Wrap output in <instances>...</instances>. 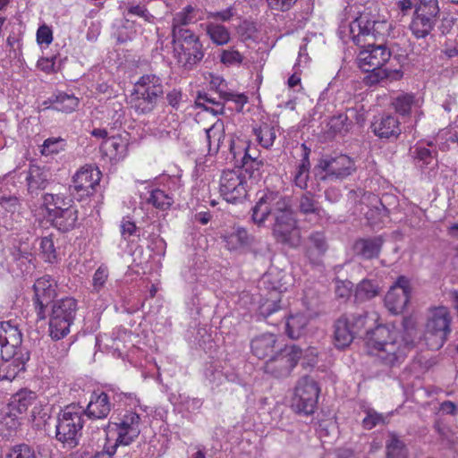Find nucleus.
Instances as JSON below:
<instances>
[{"label": "nucleus", "instance_id": "38", "mask_svg": "<svg viewBox=\"0 0 458 458\" xmlns=\"http://www.w3.org/2000/svg\"><path fill=\"white\" fill-rule=\"evenodd\" d=\"M386 448V458H407L405 444L395 434H390Z\"/></svg>", "mask_w": 458, "mask_h": 458}, {"label": "nucleus", "instance_id": "56", "mask_svg": "<svg viewBox=\"0 0 458 458\" xmlns=\"http://www.w3.org/2000/svg\"><path fill=\"white\" fill-rule=\"evenodd\" d=\"M380 422H383V417L376 411H368L367 416L363 419V427L367 429H371Z\"/></svg>", "mask_w": 458, "mask_h": 458}, {"label": "nucleus", "instance_id": "31", "mask_svg": "<svg viewBox=\"0 0 458 458\" xmlns=\"http://www.w3.org/2000/svg\"><path fill=\"white\" fill-rule=\"evenodd\" d=\"M210 87L216 89L219 97L224 101H233L236 104V109L241 111L244 104L247 103V97L243 94H236L233 92H227L225 90V81L219 76H213L210 81Z\"/></svg>", "mask_w": 458, "mask_h": 458}, {"label": "nucleus", "instance_id": "59", "mask_svg": "<svg viewBox=\"0 0 458 458\" xmlns=\"http://www.w3.org/2000/svg\"><path fill=\"white\" fill-rule=\"evenodd\" d=\"M37 40L39 44L49 45L53 40L52 30L46 25L39 27L37 31Z\"/></svg>", "mask_w": 458, "mask_h": 458}, {"label": "nucleus", "instance_id": "5", "mask_svg": "<svg viewBox=\"0 0 458 458\" xmlns=\"http://www.w3.org/2000/svg\"><path fill=\"white\" fill-rule=\"evenodd\" d=\"M164 94L161 79L155 74L142 75L131 95V106L138 114L151 113Z\"/></svg>", "mask_w": 458, "mask_h": 458}, {"label": "nucleus", "instance_id": "42", "mask_svg": "<svg viewBox=\"0 0 458 458\" xmlns=\"http://www.w3.org/2000/svg\"><path fill=\"white\" fill-rule=\"evenodd\" d=\"M352 124L346 114H339L329 120L327 126L332 133L344 135L351 130Z\"/></svg>", "mask_w": 458, "mask_h": 458}, {"label": "nucleus", "instance_id": "64", "mask_svg": "<svg viewBox=\"0 0 458 458\" xmlns=\"http://www.w3.org/2000/svg\"><path fill=\"white\" fill-rule=\"evenodd\" d=\"M55 58H40L38 61L37 66L41 71L50 73L54 71V65H55Z\"/></svg>", "mask_w": 458, "mask_h": 458}, {"label": "nucleus", "instance_id": "39", "mask_svg": "<svg viewBox=\"0 0 458 458\" xmlns=\"http://www.w3.org/2000/svg\"><path fill=\"white\" fill-rule=\"evenodd\" d=\"M299 211L303 215H317L320 216L322 208L318 206V201L314 199L311 192L307 191L299 199Z\"/></svg>", "mask_w": 458, "mask_h": 458}, {"label": "nucleus", "instance_id": "52", "mask_svg": "<svg viewBox=\"0 0 458 458\" xmlns=\"http://www.w3.org/2000/svg\"><path fill=\"white\" fill-rule=\"evenodd\" d=\"M262 165L261 160H249V162H243L242 168L245 173L249 174L250 179L259 181L261 176L259 170Z\"/></svg>", "mask_w": 458, "mask_h": 458}, {"label": "nucleus", "instance_id": "43", "mask_svg": "<svg viewBox=\"0 0 458 458\" xmlns=\"http://www.w3.org/2000/svg\"><path fill=\"white\" fill-rule=\"evenodd\" d=\"M147 201L148 203L152 204L156 208L165 210L171 207L173 203V198L164 191L155 189L150 191Z\"/></svg>", "mask_w": 458, "mask_h": 458}, {"label": "nucleus", "instance_id": "53", "mask_svg": "<svg viewBox=\"0 0 458 458\" xmlns=\"http://www.w3.org/2000/svg\"><path fill=\"white\" fill-rule=\"evenodd\" d=\"M64 140L60 138L47 139L42 145V154L58 153L63 148Z\"/></svg>", "mask_w": 458, "mask_h": 458}, {"label": "nucleus", "instance_id": "57", "mask_svg": "<svg viewBox=\"0 0 458 458\" xmlns=\"http://www.w3.org/2000/svg\"><path fill=\"white\" fill-rule=\"evenodd\" d=\"M352 289V283L350 281H338L335 286V294L339 298L350 296Z\"/></svg>", "mask_w": 458, "mask_h": 458}, {"label": "nucleus", "instance_id": "12", "mask_svg": "<svg viewBox=\"0 0 458 458\" xmlns=\"http://www.w3.org/2000/svg\"><path fill=\"white\" fill-rule=\"evenodd\" d=\"M368 313H346L342 315L334 325V343L336 348L349 346L360 332L368 324Z\"/></svg>", "mask_w": 458, "mask_h": 458}, {"label": "nucleus", "instance_id": "3", "mask_svg": "<svg viewBox=\"0 0 458 458\" xmlns=\"http://www.w3.org/2000/svg\"><path fill=\"white\" fill-rule=\"evenodd\" d=\"M0 380L13 381L26 369L30 352L22 346V333L17 320L0 322Z\"/></svg>", "mask_w": 458, "mask_h": 458}, {"label": "nucleus", "instance_id": "2", "mask_svg": "<svg viewBox=\"0 0 458 458\" xmlns=\"http://www.w3.org/2000/svg\"><path fill=\"white\" fill-rule=\"evenodd\" d=\"M269 215L275 220L272 234L276 242L291 248L298 247L301 231L285 198L270 192L264 195L252 208V220L258 225H261Z\"/></svg>", "mask_w": 458, "mask_h": 458}, {"label": "nucleus", "instance_id": "7", "mask_svg": "<svg viewBox=\"0 0 458 458\" xmlns=\"http://www.w3.org/2000/svg\"><path fill=\"white\" fill-rule=\"evenodd\" d=\"M177 34V37L173 38L174 57L182 68L191 71L205 56L203 44L193 31L179 30Z\"/></svg>", "mask_w": 458, "mask_h": 458}, {"label": "nucleus", "instance_id": "20", "mask_svg": "<svg viewBox=\"0 0 458 458\" xmlns=\"http://www.w3.org/2000/svg\"><path fill=\"white\" fill-rule=\"evenodd\" d=\"M384 242L380 235L360 238L353 244V252L356 256L364 259H376L379 256Z\"/></svg>", "mask_w": 458, "mask_h": 458}, {"label": "nucleus", "instance_id": "36", "mask_svg": "<svg viewBox=\"0 0 458 458\" xmlns=\"http://www.w3.org/2000/svg\"><path fill=\"white\" fill-rule=\"evenodd\" d=\"M36 400L35 392L23 389L13 395L12 404L19 413H23L35 403Z\"/></svg>", "mask_w": 458, "mask_h": 458}, {"label": "nucleus", "instance_id": "47", "mask_svg": "<svg viewBox=\"0 0 458 458\" xmlns=\"http://www.w3.org/2000/svg\"><path fill=\"white\" fill-rule=\"evenodd\" d=\"M223 136V131L216 125L206 130V138L209 153L216 154L218 152Z\"/></svg>", "mask_w": 458, "mask_h": 458}, {"label": "nucleus", "instance_id": "62", "mask_svg": "<svg viewBox=\"0 0 458 458\" xmlns=\"http://www.w3.org/2000/svg\"><path fill=\"white\" fill-rule=\"evenodd\" d=\"M415 153L416 158L422 161L425 165L430 164L433 159L432 152L426 148H417Z\"/></svg>", "mask_w": 458, "mask_h": 458}, {"label": "nucleus", "instance_id": "22", "mask_svg": "<svg viewBox=\"0 0 458 458\" xmlns=\"http://www.w3.org/2000/svg\"><path fill=\"white\" fill-rule=\"evenodd\" d=\"M280 347L277 344V337L274 334L257 335L250 342L251 352L259 359L272 356Z\"/></svg>", "mask_w": 458, "mask_h": 458}, {"label": "nucleus", "instance_id": "23", "mask_svg": "<svg viewBox=\"0 0 458 458\" xmlns=\"http://www.w3.org/2000/svg\"><path fill=\"white\" fill-rule=\"evenodd\" d=\"M377 136L383 139H396L401 133L400 123L392 114H386L375 121L371 125Z\"/></svg>", "mask_w": 458, "mask_h": 458}, {"label": "nucleus", "instance_id": "63", "mask_svg": "<svg viewBox=\"0 0 458 458\" xmlns=\"http://www.w3.org/2000/svg\"><path fill=\"white\" fill-rule=\"evenodd\" d=\"M341 197V191L338 188L330 187L325 191V199L330 203H337Z\"/></svg>", "mask_w": 458, "mask_h": 458}, {"label": "nucleus", "instance_id": "49", "mask_svg": "<svg viewBox=\"0 0 458 458\" xmlns=\"http://www.w3.org/2000/svg\"><path fill=\"white\" fill-rule=\"evenodd\" d=\"M5 458H38L32 447L28 445H17L10 449Z\"/></svg>", "mask_w": 458, "mask_h": 458}, {"label": "nucleus", "instance_id": "27", "mask_svg": "<svg viewBox=\"0 0 458 458\" xmlns=\"http://www.w3.org/2000/svg\"><path fill=\"white\" fill-rule=\"evenodd\" d=\"M303 149L302 157L301 163L296 167V170L293 173V184L301 190H306L308 188V182L310 179V149L306 147L305 144L301 145Z\"/></svg>", "mask_w": 458, "mask_h": 458}, {"label": "nucleus", "instance_id": "30", "mask_svg": "<svg viewBox=\"0 0 458 458\" xmlns=\"http://www.w3.org/2000/svg\"><path fill=\"white\" fill-rule=\"evenodd\" d=\"M410 295L400 288H390L385 297V303L387 309L394 314L402 313L408 302Z\"/></svg>", "mask_w": 458, "mask_h": 458}, {"label": "nucleus", "instance_id": "40", "mask_svg": "<svg viewBox=\"0 0 458 458\" xmlns=\"http://www.w3.org/2000/svg\"><path fill=\"white\" fill-rule=\"evenodd\" d=\"M101 150L110 158H116L123 156L125 146L120 138L111 137L104 140L101 145Z\"/></svg>", "mask_w": 458, "mask_h": 458}, {"label": "nucleus", "instance_id": "32", "mask_svg": "<svg viewBox=\"0 0 458 458\" xmlns=\"http://www.w3.org/2000/svg\"><path fill=\"white\" fill-rule=\"evenodd\" d=\"M194 20V8L191 5H186L182 11L177 13L172 21V38L177 37V31H191L184 28L191 24Z\"/></svg>", "mask_w": 458, "mask_h": 458}, {"label": "nucleus", "instance_id": "21", "mask_svg": "<svg viewBox=\"0 0 458 458\" xmlns=\"http://www.w3.org/2000/svg\"><path fill=\"white\" fill-rule=\"evenodd\" d=\"M111 403L107 394L94 393L87 407L83 408V413L91 420H102L107 417L111 411Z\"/></svg>", "mask_w": 458, "mask_h": 458}, {"label": "nucleus", "instance_id": "46", "mask_svg": "<svg viewBox=\"0 0 458 458\" xmlns=\"http://www.w3.org/2000/svg\"><path fill=\"white\" fill-rule=\"evenodd\" d=\"M39 255L48 263H54L57 259V252L51 237H42L39 241Z\"/></svg>", "mask_w": 458, "mask_h": 458}, {"label": "nucleus", "instance_id": "50", "mask_svg": "<svg viewBox=\"0 0 458 458\" xmlns=\"http://www.w3.org/2000/svg\"><path fill=\"white\" fill-rule=\"evenodd\" d=\"M242 61V55L233 47L221 51L220 62L226 66L241 64Z\"/></svg>", "mask_w": 458, "mask_h": 458}, {"label": "nucleus", "instance_id": "60", "mask_svg": "<svg viewBox=\"0 0 458 458\" xmlns=\"http://www.w3.org/2000/svg\"><path fill=\"white\" fill-rule=\"evenodd\" d=\"M216 102V101L210 98L206 92H199L195 99L196 106L207 111L210 107L208 105L210 104L213 106Z\"/></svg>", "mask_w": 458, "mask_h": 458}, {"label": "nucleus", "instance_id": "11", "mask_svg": "<svg viewBox=\"0 0 458 458\" xmlns=\"http://www.w3.org/2000/svg\"><path fill=\"white\" fill-rule=\"evenodd\" d=\"M77 312V301L67 297L55 301L49 318L50 336L54 340H60L70 332Z\"/></svg>", "mask_w": 458, "mask_h": 458}, {"label": "nucleus", "instance_id": "4", "mask_svg": "<svg viewBox=\"0 0 458 458\" xmlns=\"http://www.w3.org/2000/svg\"><path fill=\"white\" fill-rule=\"evenodd\" d=\"M418 330L411 318H404L403 331L377 351L376 355L382 362L389 367L399 366L404 361L408 353L415 345Z\"/></svg>", "mask_w": 458, "mask_h": 458}, {"label": "nucleus", "instance_id": "24", "mask_svg": "<svg viewBox=\"0 0 458 458\" xmlns=\"http://www.w3.org/2000/svg\"><path fill=\"white\" fill-rule=\"evenodd\" d=\"M52 223L55 227L62 232H69L72 230L78 221V210L73 206H68L63 210H55L50 214Z\"/></svg>", "mask_w": 458, "mask_h": 458}, {"label": "nucleus", "instance_id": "13", "mask_svg": "<svg viewBox=\"0 0 458 458\" xmlns=\"http://www.w3.org/2000/svg\"><path fill=\"white\" fill-rule=\"evenodd\" d=\"M451 316L445 307L435 308L426 325L425 339L431 349L441 348L450 333Z\"/></svg>", "mask_w": 458, "mask_h": 458}, {"label": "nucleus", "instance_id": "26", "mask_svg": "<svg viewBox=\"0 0 458 458\" xmlns=\"http://www.w3.org/2000/svg\"><path fill=\"white\" fill-rule=\"evenodd\" d=\"M399 333L397 331H391L386 326L378 325L374 329L367 331L366 344L369 347L377 351L385 345V343H388L395 334Z\"/></svg>", "mask_w": 458, "mask_h": 458}, {"label": "nucleus", "instance_id": "37", "mask_svg": "<svg viewBox=\"0 0 458 458\" xmlns=\"http://www.w3.org/2000/svg\"><path fill=\"white\" fill-rule=\"evenodd\" d=\"M414 13L437 21L440 16L438 0H418Z\"/></svg>", "mask_w": 458, "mask_h": 458}, {"label": "nucleus", "instance_id": "15", "mask_svg": "<svg viewBox=\"0 0 458 458\" xmlns=\"http://www.w3.org/2000/svg\"><path fill=\"white\" fill-rule=\"evenodd\" d=\"M246 182L241 169L223 171L220 177L219 191L227 201L233 203L246 196Z\"/></svg>", "mask_w": 458, "mask_h": 458}, {"label": "nucleus", "instance_id": "55", "mask_svg": "<svg viewBox=\"0 0 458 458\" xmlns=\"http://www.w3.org/2000/svg\"><path fill=\"white\" fill-rule=\"evenodd\" d=\"M0 206L7 212L14 213L19 210L21 203L15 196H4L0 198Z\"/></svg>", "mask_w": 458, "mask_h": 458}, {"label": "nucleus", "instance_id": "61", "mask_svg": "<svg viewBox=\"0 0 458 458\" xmlns=\"http://www.w3.org/2000/svg\"><path fill=\"white\" fill-rule=\"evenodd\" d=\"M137 232V226L135 224L129 220H123L121 223V234L124 239L134 235Z\"/></svg>", "mask_w": 458, "mask_h": 458}, {"label": "nucleus", "instance_id": "1", "mask_svg": "<svg viewBox=\"0 0 458 458\" xmlns=\"http://www.w3.org/2000/svg\"><path fill=\"white\" fill-rule=\"evenodd\" d=\"M389 29L386 21L374 20L368 13L360 14L348 26L349 38L360 47L356 63L360 69L369 72L368 81L371 84L388 77V72L382 67L391 57V51L385 44Z\"/></svg>", "mask_w": 458, "mask_h": 458}, {"label": "nucleus", "instance_id": "6", "mask_svg": "<svg viewBox=\"0 0 458 458\" xmlns=\"http://www.w3.org/2000/svg\"><path fill=\"white\" fill-rule=\"evenodd\" d=\"M83 407L77 404L67 405L62 410L56 420L55 438L64 447L73 448L78 445L83 428Z\"/></svg>", "mask_w": 458, "mask_h": 458}, {"label": "nucleus", "instance_id": "14", "mask_svg": "<svg viewBox=\"0 0 458 458\" xmlns=\"http://www.w3.org/2000/svg\"><path fill=\"white\" fill-rule=\"evenodd\" d=\"M319 393L320 388L312 377L300 378L295 386L293 409L299 414H312L317 408Z\"/></svg>", "mask_w": 458, "mask_h": 458}, {"label": "nucleus", "instance_id": "35", "mask_svg": "<svg viewBox=\"0 0 458 458\" xmlns=\"http://www.w3.org/2000/svg\"><path fill=\"white\" fill-rule=\"evenodd\" d=\"M379 293V287L371 280H362L356 287L355 301L363 302L376 297Z\"/></svg>", "mask_w": 458, "mask_h": 458}, {"label": "nucleus", "instance_id": "33", "mask_svg": "<svg viewBox=\"0 0 458 458\" xmlns=\"http://www.w3.org/2000/svg\"><path fill=\"white\" fill-rule=\"evenodd\" d=\"M28 191L30 193L36 192L46 187L47 173L38 165H31L26 177Z\"/></svg>", "mask_w": 458, "mask_h": 458}, {"label": "nucleus", "instance_id": "25", "mask_svg": "<svg viewBox=\"0 0 458 458\" xmlns=\"http://www.w3.org/2000/svg\"><path fill=\"white\" fill-rule=\"evenodd\" d=\"M221 238L229 250H236L250 246L253 242V237L242 227L234 228L231 232L222 234Z\"/></svg>", "mask_w": 458, "mask_h": 458}, {"label": "nucleus", "instance_id": "9", "mask_svg": "<svg viewBox=\"0 0 458 458\" xmlns=\"http://www.w3.org/2000/svg\"><path fill=\"white\" fill-rule=\"evenodd\" d=\"M314 170L320 181H343L356 172L357 165L356 161L347 155H326L318 159Z\"/></svg>", "mask_w": 458, "mask_h": 458}, {"label": "nucleus", "instance_id": "34", "mask_svg": "<svg viewBox=\"0 0 458 458\" xmlns=\"http://www.w3.org/2000/svg\"><path fill=\"white\" fill-rule=\"evenodd\" d=\"M373 206V208H369L364 212L365 216L371 224L380 222L384 216H386V209L381 203L380 199L375 195H369L363 199Z\"/></svg>", "mask_w": 458, "mask_h": 458}, {"label": "nucleus", "instance_id": "41", "mask_svg": "<svg viewBox=\"0 0 458 458\" xmlns=\"http://www.w3.org/2000/svg\"><path fill=\"white\" fill-rule=\"evenodd\" d=\"M79 99L73 95L59 94L52 104V108L57 111L70 113L78 106Z\"/></svg>", "mask_w": 458, "mask_h": 458}, {"label": "nucleus", "instance_id": "19", "mask_svg": "<svg viewBox=\"0 0 458 458\" xmlns=\"http://www.w3.org/2000/svg\"><path fill=\"white\" fill-rule=\"evenodd\" d=\"M328 250V244L323 232H312L305 246V256L309 262L315 267L323 265V257Z\"/></svg>", "mask_w": 458, "mask_h": 458}, {"label": "nucleus", "instance_id": "10", "mask_svg": "<svg viewBox=\"0 0 458 458\" xmlns=\"http://www.w3.org/2000/svg\"><path fill=\"white\" fill-rule=\"evenodd\" d=\"M301 356L302 351L300 347L284 344L265 362L263 370L272 377L286 378L292 374Z\"/></svg>", "mask_w": 458, "mask_h": 458}, {"label": "nucleus", "instance_id": "45", "mask_svg": "<svg viewBox=\"0 0 458 458\" xmlns=\"http://www.w3.org/2000/svg\"><path fill=\"white\" fill-rule=\"evenodd\" d=\"M259 144L268 148L271 147L276 138V130L273 126L264 123L259 128L254 130Z\"/></svg>", "mask_w": 458, "mask_h": 458}, {"label": "nucleus", "instance_id": "28", "mask_svg": "<svg viewBox=\"0 0 458 458\" xmlns=\"http://www.w3.org/2000/svg\"><path fill=\"white\" fill-rule=\"evenodd\" d=\"M202 27L210 41L216 46L222 47L230 42L231 33L225 25L214 21H207L202 24Z\"/></svg>", "mask_w": 458, "mask_h": 458}, {"label": "nucleus", "instance_id": "8", "mask_svg": "<svg viewBox=\"0 0 458 458\" xmlns=\"http://www.w3.org/2000/svg\"><path fill=\"white\" fill-rule=\"evenodd\" d=\"M259 314L267 324L273 326H278L285 319V332L292 339H298L309 322L307 316L304 314L298 313L287 317L286 311L283 310L276 301H266L260 305Z\"/></svg>", "mask_w": 458, "mask_h": 458}, {"label": "nucleus", "instance_id": "48", "mask_svg": "<svg viewBox=\"0 0 458 458\" xmlns=\"http://www.w3.org/2000/svg\"><path fill=\"white\" fill-rule=\"evenodd\" d=\"M414 104V97L410 94H401L396 97L393 102V105L399 114L406 115L410 114V111Z\"/></svg>", "mask_w": 458, "mask_h": 458}, {"label": "nucleus", "instance_id": "16", "mask_svg": "<svg viewBox=\"0 0 458 458\" xmlns=\"http://www.w3.org/2000/svg\"><path fill=\"white\" fill-rule=\"evenodd\" d=\"M55 287V280L48 276L40 277L34 283V305L39 319L46 318V309L56 296Z\"/></svg>", "mask_w": 458, "mask_h": 458}, {"label": "nucleus", "instance_id": "18", "mask_svg": "<svg viewBox=\"0 0 458 458\" xmlns=\"http://www.w3.org/2000/svg\"><path fill=\"white\" fill-rule=\"evenodd\" d=\"M140 417L133 411L126 412L119 422H114V429L117 431L116 444L128 445L140 435Z\"/></svg>", "mask_w": 458, "mask_h": 458}, {"label": "nucleus", "instance_id": "17", "mask_svg": "<svg viewBox=\"0 0 458 458\" xmlns=\"http://www.w3.org/2000/svg\"><path fill=\"white\" fill-rule=\"evenodd\" d=\"M101 179V172L92 165L81 167L73 176V191L81 199L95 192V187Z\"/></svg>", "mask_w": 458, "mask_h": 458}, {"label": "nucleus", "instance_id": "44", "mask_svg": "<svg viewBox=\"0 0 458 458\" xmlns=\"http://www.w3.org/2000/svg\"><path fill=\"white\" fill-rule=\"evenodd\" d=\"M72 200L66 198L64 194H52L46 193L44 195V203L47 206H53V208H48L49 215L55 213V210H63L67 208L68 206L71 205Z\"/></svg>", "mask_w": 458, "mask_h": 458}, {"label": "nucleus", "instance_id": "51", "mask_svg": "<svg viewBox=\"0 0 458 458\" xmlns=\"http://www.w3.org/2000/svg\"><path fill=\"white\" fill-rule=\"evenodd\" d=\"M108 278V269L106 267L100 266L93 275L92 286L93 291L99 293V291L105 286V284Z\"/></svg>", "mask_w": 458, "mask_h": 458}, {"label": "nucleus", "instance_id": "58", "mask_svg": "<svg viewBox=\"0 0 458 458\" xmlns=\"http://www.w3.org/2000/svg\"><path fill=\"white\" fill-rule=\"evenodd\" d=\"M297 0H267V4L271 9L285 12L288 11Z\"/></svg>", "mask_w": 458, "mask_h": 458}, {"label": "nucleus", "instance_id": "29", "mask_svg": "<svg viewBox=\"0 0 458 458\" xmlns=\"http://www.w3.org/2000/svg\"><path fill=\"white\" fill-rule=\"evenodd\" d=\"M437 22V21L426 17L425 15L413 13L409 29L416 38H425L434 30Z\"/></svg>", "mask_w": 458, "mask_h": 458}, {"label": "nucleus", "instance_id": "54", "mask_svg": "<svg viewBox=\"0 0 458 458\" xmlns=\"http://www.w3.org/2000/svg\"><path fill=\"white\" fill-rule=\"evenodd\" d=\"M235 14L234 8L230 6L222 11L216 12H208L207 19L208 20H217L223 22L229 21Z\"/></svg>", "mask_w": 458, "mask_h": 458}]
</instances>
